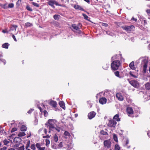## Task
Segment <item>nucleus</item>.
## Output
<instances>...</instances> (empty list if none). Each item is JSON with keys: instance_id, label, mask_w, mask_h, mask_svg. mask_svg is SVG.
<instances>
[{"instance_id": "nucleus-1", "label": "nucleus", "mask_w": 150, "mask_h": 150, "mask_svg": "<svg viewBox=\"0 0 150 150\" xmlns=\"http://www.w3.org/2000/svg\"><path fill=\"white\" fill-rule=\"evenodd\" d=\"M56 121L53 119H50L48 121V122L45 124L46 127L49 128V133H50V131L55 128V122Z\"/></svg>"}, {"instance_id": "nucleus-2", "label": "nucleus", "mask_w": 150, "mask_h": 150, "mask_svg": "<svg viewBox=\"0 0 150 150\" xmlns=\"http://www.w3.org/2000/svg\"><path fill=\"white\" fill-rule=\"evenodd\" d=\"M120 65V61L118 60H116L112 62L111 66L112 70L115 71L118 69Z\"/></svg>"}, {"instance_id": "nucleus-3", "label": "nucleus", "mask_w": 150, "mask_h": 150, "mask_svg": "<svg viewBox=\"0 0 150 150\" xmlns=\"http://www.w3.org/2000/svg\"><path fill=\"white\" fill-rule=\"evenodd\" d=\"M148 57H145L142 60L141 64L143 67V72L144 73H145L147 70V64L148 63Z\"/></svg>"}, {"instance_id": "nucleus-4", "label": "nucleus", "mask_w": 150, "mask_h": 150, "mask_svg": "<svg viewBox=\"0 0 150 150\" xmlns=\"http://www.w3.org/2000/svg\"><path fill=\"white\" fill-rule=\"evenodd\" d=\"M48 4L49 5L51 6L53 8H55V7L54 6V4H55L56 6H62V5L59 4L57 1L55 0H51L47 2Z\"/></svg>"}, {"instance_id": "nucleus-5", "label": "nucleus", "mask_w": 150, "mask_h": 150, "mask_svg": "<svg viewBox=\"0 0 150 150\" xmlns=\"http://www.w3.org/2000/svg\"><path fill=\"white\" fill-rule=\"evenodd\" d=\"M121 28L124 30H126L127 32H129L133 30L134 27L133 25H131L128 26H122Z\"/></svg>"}, {"instance_id": "nucleus-6", "label": "nucleus", "mask_w": 150, "mask_h": 150, "mask_svg": "<svg viewBox=\"0 0 150 150\" xmlns=\"http://www.w3.org/2000/svg\"><path fill=\"white\" fill-rule=\"evenodd\" d=\"M117 122L114 120H110L108 124V126L110 127H115L117 124Z\"/></svg>"}, {"instance_id": "nucleus-7", "label": "nucleus", "mask_w": 150, "mask_h": 150, "mask_svg": "<svg viewBox=\"0 0 150 150\" xmlns=\"http://www.w3.org/2000/svg\"><path fill=\"white\" fill-rule=\"evenodd\" d=\"M129 83L132 86L136 88H138L139 86L138 82L135 80H132L129 81Z\"/></svg>"}, {"instance_id": "nucleus-8", "label": "nucleus", "mask_w": 150, "mask_h": 150, "mask_svg": "<svg viewBox=\"0 0 150 150\" xmlns=\"http://www.w3.org/2000/svg\"><path fill=\"white\" fill-rule=\"evenodd\" d=\"M96 115V113L95 112L92 111L88 114V116L89 119H91L94 117Z\"/></svg>"}, {"instance_id": "nucleus-9", "label": "nucleus", "mask_w": 150, "mask_h": 150, "mask_svg": "<svg viewBox=\"0 0 150 150\" xmlns=\"http://www.w3.org/2000/svg\"><path fill=\"white\" fill-rule=\"evenodd\" d=\"M104 145L105 147L109 148L111 146V142L109 140H106L104 141Z\"/></svg>"}, {"instance_id": "nucleus-10", "label": "nucleus", "mask_w": 150, "mask_h": 150, "mask_svg": "<svg viewBox=\"0 0 150 150\" xmlns=\"http://www.w3.org/2000/svg\"><path fill=\"white\" fill-rule=\"evenodd\" d=\"M107 101L105 97L100 98L99 100V103L101 104H104L106 103Z\"/></svg>"}, {"instance_id": "nucleus-11", "label": "nucleus", "mask_w": 150, "mask_h": 150, "mask_svg": "<svg viewBox=\"0 0 150 150\" xmlns=\"http://www.w3.org/2000/svg\"><path fill=\"white\" fill-rule=\"evenodd\" d=\"M74 8L76 10H79L85 11L84 10L81 6L78 5H74Z\"/></svg>"}, {"instance_id": "nucleus-12", "label": "nucleus", "mask_w": 150, "mask_h": 150, "mask_svg": "<svg viewBox=\"0 0 150 150\" xmlns=\"http://www.w3.org/2000/svg\"><path fill=\"white\" fill-rule=\"evenodd\" d=\"M50 105L54 108H56L57 105V103L56 101L51 100L50 102Z\"/></svg>"}, {"instance_id": "nucleus-13", "label": "nucleus", "mask_w": 150, "mask_h": 150, "mask_svg": "<svg viewBox=\"0 0 150 150\" xmlns=\"http://www.w3.org/2000/svg\"><path fill=\"white\" fill-rule=\"evenodd\" d=\"M116 98L120 101H122L123 98L120 93H117L116 95Z\"/></svg>"}, {"instance_id": "nucleus-14", "label": "nucleus", "mask_w": 150, "mask_h": 150, "mask_svg": "<svg viewBox=\"0 0 150 150\" xmlns=\"http://www.w3.org/2000/svg\"><path fill=\"white\" fill-rule=\"evenodd\" d=\"M127 113L129 114H132L134 112V111L132 108L130 107L127 108Z\"/></svg>"}, {"instance_id": "nucleus-15", "label": "nucleus", "mask_w": 150, "mask_h": 150, "mask_svg": "<svg viewBox=\"0 0 150 150\" xmlns=\"http://www.w3.org/2000/svg\"><path fill=\"white\" fill-rule=\"evenodd\" d=\"M122 58V55L121 54H119L118 55H116L112 57V60H113L115 59H121Z\"/></svg>"}, {"instance_id": "nucleus-16", "label": "nucleus", "mask_w": 150, "mask_h": 150, "mask_svg": "<svg viewBox=\"0 0 150 150\" xmlns=\"http://www.w3.org/2000/svg\"><path fill=\"white\" fill-rule=\"evenodd\" d=\"M35 146L39 150H44L45 149V147H41V145L40 143H37L36 144Z\"/></svg>"}, {"instance_id": "nucleus-17", "label": "nucleus", "mask_w": 150, "mask_h": 150, "mask_svg": "<svg viewBox=\"0 0 150 150\" xmlns=\"http://www.w3.org/2000/svg\"><path fill=\"white\" fill-rule=\"evenodd\" d=\"M145 88L146 89L150 90V83L147 82L145 84Z\"/></svg>"}, {"instance_id": "nucleus-18", "label": "nucleus", "mask_w": 150, "mask_h": 150, "mask_svg": "<svg viewBox=\"0 0 150 150\" xmlns=\"http://www.w3.org/2000/svg\"><path fill=\"white\" fill-rule=\"evenodd\" d=\"M129 67L132 69H135L136 68L134 65V62H132L129 64Z\"/></svg>"}, {"instance_id": "nucleus-19", "label": "nucleus", "mask_w": 150, "mask_h": 150, "mask_svg": "<svg viewBox=\"0 0 150 150\" xmlns=\"http://www.w3.org/2000/svg\"><path fill=\"white\" fill-rule=\"evenodd\" d=\"M114 120H116L117 121H120V118L119 117V115L118 114L114 116L113 117V119Z\"/></svg>"}, {"instance_id": "nucleus-20", "label": "nucleus", "mask_w": 150, "mask_h": 150, "mask_svg": "<svg viewBox=\"0 0 150 150\" xmlns=\"http://www.w3.org/2000/svg\"><path fill=\"white\" fill-rule=\"evenodd\" d=\"M59 104L60 106L62 108L64 109L65 108V104L64 102L63 101H60L59 102Z\"/></svg>"}, {"instance_id": "nucleus-21", "label": "nucleus", "mask_w": 150, "mask_h": 150, "mask_svg": "<svg viewBox=\"0 0 150 150\" xmlns=\"http://www.w3.org/2000/svg\"><path fill=\"white\" fill-rule=\"evenodd\" d=\"M9 45V44L7 43H5L3 44L2 45V47L6 49H7L8 48V46Z\"/></svg>"}, {"instance_id": "nucleus-22", "label": "nucleus", "mask_w": 150, "mask_h": 150, "mask_svg": "<svg viewBox=\"0 0 150 150\" xmlns=\"http://www.w3.org/2000/svg\"><path fill=\"white\" fill-rule=\"evenodd\" d=\"M18 26L17 25H12L10 28V30H14L15 31L16 30V28Z\"/></svg>"}, {"instance_id": "nucleus-23", "label": "nucleus", "mask_w": 150, "mask_h": 150, "mask_svg": "<svg viewBox=\"0 0 150 150\" xmlns=\"http://www.w3.org/2000/svg\"><path fill=\"white\" fill-rule=\"evenodd\" d=\"M27 129L26 127L25 126L22 125L21 128V130L22 131H25Z\"/></svg>"}, {"instance_id": "nucleus-24", "label": "nucleus", "mask_w": 150, "mask_h": 150, "mask_svg": "<svg viewBox=\"0 0 150 150\" xmlns=\"http://www.w3.org/2000/svg\"><path fill=\"white\" fill-rule=\"evenodd\" d=\"M72 27L76 30H77L79 29L78 26L76 25L75 24H73L71 25Z\"/></svg>"}, {"instance_id": "nucleus-25", "label": "nucleus", "mask_w": 150, "mask_h": 150, "mask_svg": "<svg viewBox=\"0 0 150 150\" xmlns=\"http://www.w3.org/2000/svg\"><path fill=\"white\" fill-rule=\"evenodd\" d=\"M59 15H55L53 16V18L56 20H58L59 19Z\"/></svg>"}, {"instance_id": "nucleus-26", "label": "nucleus", "mask_w": 150, "mask_h": 150, "mask_svg": "<svg viewBox=\"0 0 150 150\" xmlns=\"http://www.w3.org/2000/svg\"><path fill=\"white\" fill-rule=\"evenodd\" d=\"M0 6L4 9H6L8 8L7 4H0Z\"/></svg>"}, {"instance_id": "nucleus-27", "label": "nucleus", "mask_w": 150, "mask_h": 150, "mask_svg": "<svg viewBox=\"0 0 150 150\" xmlns=\"http://www.w3.org/2000/svg\"><path fill=\"white\" fill-rule=\"evenodd\" d=\"M25 134L24 132H20L18 134V136L19 137H22L25 136Z\"/></svg>"}, {"instance_id": "nucleus-28", "label": "nucleus", "mask_w": 150, "mask_h": 150, "mask_svg": "<svg viewBox=\"0 0 150 150\" xmlns=\"http://www.w3.org/2000/svg\"><path fill=\"white\" fill-rule=\"evenodd\" d=\"M18 150H24L25 147L24 145H23L22 146H21L19 147H18L16 149Z\"/></svg>"}, {"instance_id": "nucleus-29", "label": "nucleus", "mask_w": 150, "mask_h": 150, "mask_svg": "<svg viewBox=\"0 0 150 150\" xmlns=\"http://www.w3.org/2000/svg\"><path fill=\"white\" fill-rule=\"evenodd\" d=\"M54 139L55 142H57L58 140V137L56 134H55L54 136Z\"/></svg>"}, {"instance_id": "nucleus-30", "label": "nucleus", "mask_w": 150, "mask_h": 150, "mask_svg": "<svg viewBox=\"0 0 150 150\" xmlns=\"http://www.w3.org/2000/svg\"><path fill=\"white\" fill-rule=\"evenodd\" d=\"M113 139L116 142H118L117 137L115 134H114L113 136Z\"/></svg>"}, {"instance_id": "nucleus-31", "label": "nucleus", "mask_w": 150, "mask_h": 150, "mask_svg": "<svg viewBox=\"0 0 150 150\" xmlns=\"http://www.w3.org/2000/svg\"><path fill=\"white\" fill-rule=\"evenodd\" d=\"M3 142L4 145H7L10 143V141L6 139L3 141Z\"/></svg>"}, {"instance_id": "nucleus-32", "label": "nucleus", "mask_w": 150, "mask_h": 150, "mask_svg": "<svg viewBox=\"0 0 150 150\" xmlns=\"http://www.w3.org/2000/svg\"><path fill=\"white\" fill-rule=\"evenodd\" d=\"M120 146L117 144H116L114 150H120Z\"/></svg>"}, {"instance_id": "nucleus-33", "label": "nucleus", "mask_w": 150, "mask_h": 150, "mask_svg": "<svg viewBox=\"0 0 150 150\" xmlns=\"http://www.w3.org/2000/svg\"><path fill=\"white\" fill-rule=\"evenodd\" d=\"M82 15L83 16L84 18L86 20H88V18H89V17L87 15H86L85 14L83 13L82 14Z\"/></svg>"}, {"instance_id": "nucleus-34", "label": "nucleus", "mask_w": 150, "mask_h": 150, "mask_svg": "<svg viewBox=\"0 0 150 150\" xmlns=\"http://www.w3.org/2000/svg\"><path fill=\"white\" fill-rule=\"evenodd\" d=\"M100 133L101 134L103 135H106L108 134L107 132H105L103 130L101 131Z\"/></svg>"}, {"instance_id": "nucleus-35", "label": "nucleus", "mask_w": 150, "mask_h": 150, "mask_svg": "<svg viewBox=\"0 0 150 150\" xmlns=\"http://www.w3.org/2000/svg\"><path fill=\"white\" fill-rule=\"evenodd\" d=\"M20 140L19 138L17 137L16 139V138L14 139L13 141L16 143L18 144V141H20Z\"/></svg>"}, {"instance_id": "nucleus-36", "label": "nucleus", "mask_w": 150, "mask_h": 150, "mask_svg": "<svg viewBox=\"0 0 150 150\" xmlns=\"http://www.w3.org/2000/svg\"><path fill=\"white\" fill-rule=\"evenodd\" d=\"M64 134L66 136L69 137L70 136V134L67 131H66L64 133Z\"/></svg>"}, {"instance_id": "nucleus-37", "label": "nucleus", "mask_w": 150, "mask_h": 150, "mask_svg": "<svg viewBox=\"0 0 150 150\" xmlns=\"http://www.w3.org/2000/svg\"><path fill=\"white\" fill-rule=\"evenodd\" d=\"M14 4L13 3H11L9 4L8 5V8H13L14 7Z\"/></svg>"}, {"instance_id": "nucleus-38", "label": "nucleus", "mask_w": 150, "mask_h": 150, "mask_svg": "<svg viewBox=\"0 0 150 150\" xmlns=\"http://www.w3.org/2000/svg\"><path fill=\"white\" fill-rule=\"evenodd\" d=\"M30 144V141H29L27 143L26 145V146H25L26 149L27 150V149H28V148Z\"/></svg>"}, {"instance_id": "nucleus-39", "label": "nucleus", "mask_w": 150, "mask_h": 150, "mask_svg": "<svg viewBox=\"0 0 150 150\" xmlns=\"http://www.w3.org/2000/svg\"><path fill=\"white\" fill-rule=\"evenodd\" d=\"M27 9L29 11H33L32 9L28 6H26Z\"/></svg>"}, {"instance_id": "nucleus-40", "label": "nucleus", "mask_w": 150, "mask_h": 150, "mask_svg": "<svg viewBox=\"0 0 150 150\" xmlns=\"http://www.w3.org/2000/svg\"><path fill=\"white\" fill-rule=\"evenodd\" d=\"M32 4L34 6L37 7H39V5L37 3H35L34 2H32Z\"/></svg>"}, {"instance_id": "nucleus-41", "label": "nucleus", "mask_w": 150, "mask_h": 150, "mask_svg": "<svg viewBox=\"0 0 150 150\" xmlns=\"http://www.w3.org/2000/svg\"><path fill=\"white\" fill-rule=\"evenodd\" d=\"M30 148L33 150H35V145L34 144L31 145Z\"/></svg>"}, {"instance_id": "nucleus-42", "label": "nucleus", "mask_w": 150, "mask_h": 150, "mask_svg": "<svg viewBox=\"0 0 150 150\" xmlns=\"http://www.w3.org/2000/svg\"><path fill=\"white\" fill-rule=\"evenodd\" d=\"M0 60L1 62L4 63V64H6V61L5 59L0 58Z\"/></svg>"}, {"instance_id": "nucleus-43", "label": "nucleus", "mask_w": 150, "mask_h": 150, "mask_svg": "<svg viewBox=\"0 0 150 150\" xmlns=\"http://www.w3.org/2000/svg\"><path fill=\"white\" fill-rule=\"evenodd\" d=\"M25 25L27 27L31 26H32V24L30 23H26L25 24Z\"/></svg>"}, {"instance_id": "nucleus-44", "label": "nucleus", "mask_w": 150, "mask_h": 150, "mask_svg": "<svg viewBox=\"0 0 150 150\" xmlns=\"http://www.w3.org/2000/svg\"><path fill=\"white\" fill-rule=\"evenodd\" d=\"M46 145L47 146L50 143V141L49 139H46Z\"/></svg>"}, {"instance_id": "nucleus-45", "label": "nucleus", "mask_w": 150, "mask_h": 150, "mask_svg": "<svg viewBox=\"0 0 150 150\" xmlns=\"http://www.w3.org/2000/svg\"><path fill=\"white\" fill-rule=\"evenodd\" d=\"M21 0H18V1L16 2V5L17 6H20V4H21Z\"/></svg>"}, {"instance_id": "nucleus-46", "label": "nucleus", "mask_w": 150, "mask_h": 150, "mask_svg": "<svg viewBox=\"0 0 150 150\" xmlns=\"http://www.w3.org/2000/svg\"><path fill=\"white\" fill-rule=\"evenodd\" d=\"M20 146V144L18 143V144H15L14 146V147L15 148H18Z\"/></svg>"}, {"instance_id": "nucleus-47", "label": "nucleus", "mask_w": 150, "mask_h": 150, "mask_svg": "<svg viewBox=\"0 0 150 150\" xmlns=\"http://www.w3.org/2000/svg\"><path fill=\"white\" fill-rule=\"evenodd\" d=\"M17 129L16 128H13L12 129L11 131V132H13L15 131H17Z\"/></svg>"}, {"instance_id": "nucleus-48", "label": "nucleus", "mask_w": 150, "mask_h": 150, "mask_svg": "<svg viewBox=\"0 0 150 150\" xmlns=\"http://www.w3.org/2000/svg\"><path fill=\"white\" fill-rule=\"evenodd\" d=\"M2 32L4 33H8V31L6 30H3L2 31Z\"/></svg>"}, {"instance_id": "nucleus-49", "label": "nucleus", "mask_w": 150, "mask_h": 150, "mask_svg": "<svg viewBox=\"0 0 150 150\" xmlns=\"http://www.w3.org/2000/svg\"><path fill=\"white\" fill-rule=\"evenodd\" d=\"M115 75H119V72L118 71H116L114 72Z\"/></svg>"}, {"instance_id": "nucleus-50", "label": "nucleus", "mask_w": 150, "mask_h": 150, "mask_svg": "<svg viewBox=\"0 0 150 150\" xmlns=\"http://www.w3.org/2000/svg\"><path fill=\"white\" fill-rule=\"evenodd\" d=\"M44 115L45 116H47V115L48 112L46 110H44Z\"/></svg>"}, {"instance_id": "nucleus-51", "label": "nucleus", "mask_w": 150, "mask_h": 150, "mask_svg": "<svg viewBox=\"0 0 150 150\" xmlns=\"http://www.w3.org/2000/svg\"><path fill=\"white\" fill-rule=\"evenodd\" d=\"M7 149V147L6 146H4L2 148L0 149V150H6Z\"/></svg>"}, {"instance_id": "nucleus-52", "label": "nucleus", "mask_w": 150, "mask_h": 150, "mask_svg": "<svg viewBox=\"0 0 150 150\" xmlns=\"http://www.w3.org/2000/svg\"><path fill=\"white\" fill-rule=\"evenodd\" d=\"M50 136L49 135H47L46 136H43V138H49L50 137Z\"/></svg>"}, {"instance_id": "nucleus-53", "label": "nucleus", "mask_w": 150, "mask_h": 150, "mask_svg": "<svg viewBox=\"0 0 150 150\" xmlns=\"http://www.w3.org/2000/svg\"><path fill=\"white\" fill-rule=\"evenodd\" d=\"M33 110V109H30L28 112V113L29 114H30L32 112Z\"/></svg>"}, {"instance_id": "nucleus-54", "label": "nucleus", "mask_w": 150, "mask_h": 150, "mask_svg": "<svg viewBox=\"0 0 150 150\" xmlns=\"http://www.w3.org/2000/svg\"><path fill=\"white\" fill-rule=\"evenodd\" d=\"M58 146L60 147H62V142L60 143L59 144Z\"/></svg>"}, {"instance_id": "nucleus-55", "label": "nucleus", "mask_w": 150, "mask_h": 150, "mask_svg": "<svg viewBox=\"0 0 150 150\" xmlns=\"http://www.w3.org/2000/svg\"><path fill=\"white\" fill-rule=\"evenodd\" d=\"M102 25L103 26H104L105 27H107L108 26V25L106 23H102Z\"/></svg>"}, {"instance_id": "nucleus-56", "label": "nucleus", "mask_w": 150, "mask_h": 150, "mask_svg": "<svg viewBox=\"0 0 150 150\" xmlns=\"http://www.w3.org/2000/svg\"><path fill=\"white\" fill-rule=\"evenodd\" d=\"M55 129L58 132H59L60 131V128H55Z\"/></svg>"}, {"instance_id": "nucleus-57", "label": "nucleus", "mask_w": 150, "mask_h": 150, "mask_svg": "<svg viewBox=\"0 0 150 150\" xmlns=\"http://www.w3.org/2000/svg\"><path fill=\"white\" fill-rule=\"evenodd\" d=\"M12 38H13L14 40L15 41H17L16 39V38H15V36L14 35H12Z\"/></svg>"}, {"instance_id": "nucleus-58", "label": "nucleus", "mask_w": 150, "mask_h": 150, "mask_svg": "<svg viewBox=\"0 0 150 150\" xmlns=\"http://www.w3.org/2000/svg\"><path fill=\"white\" fill-rule=\"evenodd\" d=\"M133 21H137V19L136 18H134V17H132L131 19Z\"/></svg>"}, {"instance_id": "nucleus-59", "label": "nucleus", "mask_w": 150, "mask_h": 150, "mask_svg": "<svg viewBox=\"0 0 150 150\" xmlns=\"http://www.w3.org/2000/svg\"><path fill=\"white\" fill-rule=\"evenodd\" d=\"M147 135L150 137V130L149 131L147 132Z\"/></svg>"}, {"instance_id": "nucleus-60", "label": "nucleus", "mask_w": 150, "mask_h": 150, "mask_svg": "<svg viewBox=\"0 0 150 150\" xmlns=\"http://www.w3.org/2000/svg\"><path fill=\"white\" fill-rule=\"evenodd\" d=\"M147 13H150V9H148L146 11Z\"/></svg>"}, {"instance_id": "nucleus-61", "label": "nucleus", "mask_w": 150, "mask_h": 150, "mask_svg": "<svg viewBox=\"0 0 150 150\" xmlns=\"http://www.w3.org/2000/svg\"><path fill=\"white\" fill-rule=\"evenodd\" d=\"M129 143V140L127 139L126 141V145H127Z\"/></svg>"}, {"instance_id": "nucleus-62", "label": "nucleus", "mask_w": 150, "mask_h": 150, "mask_svg": "<svg viewBox=\"0 0 150 150\" xmlns=\"http://www.w3.org/2000/svg\"><path fill=\"white\" fill-rule=\"evenodd\" d=\"M144 25L147 24V21L146 20H144Z\"/></svg>"}, {"instance_id": "nucleus-63", "label": "nucleus", "mask_w": 150, "mask_h": 150, "mask_svg": "<svg viewBox=\"0 0 150 150\" xmlns=\"http://www.w3.org/2000/svg\"><path fill=\"white\" fill-rule=\"evenodd\" d=\"M85 1L89 4L90 3V1L89 0H84Z\"/></svg>"}, {"instance_id": "nucleus-64", "label": "nucleus", "mask_w": 150, "mask_h": 150, "mask_svg": "<svg viewBox=\"0 0 150 150\" xmlns=\"http://www.w3.org/2000/svg\"><path fill=\"white\" fill-rule=\"evenodd\" d=\"M44 132L46 134H47V130L46 129H44Z\"/></svg>"}]
</instances>
